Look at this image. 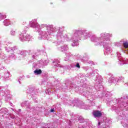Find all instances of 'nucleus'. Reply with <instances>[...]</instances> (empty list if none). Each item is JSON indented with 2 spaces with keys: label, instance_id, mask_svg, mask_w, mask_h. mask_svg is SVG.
<instances>
[{
  "label": "nucleus",
  "instance_id": "obj_1",
  "mask_svg": "<svg viewBox=\"0 0 128 128\" xmlns=\"http://www.w3.org/2000/svg\"><path fill=\"white\" fill-rule=\"evenodd\" d=\"M92 114L94 118H100V116H102V112L100 110H94Z\"/></svg>",
  "mask_w": 128,
  "mask_h": 128
},
{
  "label": "nucleus",
  "instance_id": "obj_2",
  "mask_svg": "<svg viewBox=\"0 0 128 128\" xmlns=\"http://www.w3.org/2000/svg\"><path fill=\"white\" fill-rule=\"evenodd\" d=\"M42 70L39 69V70H36L34 71V74H42Z\"/></svg>",
  "mask_w": 128,
  "mask_h": 128
},
{
  "label": "nucleus",
  "instance_id": "obj_3",
  "mask_svg": "<svg viewBox=\"0 0 128 128\" xmlns=\"http://www.w3.org/2000/svg\"><path fill=\"white\" fill-rule=\"evenodd\" d=\"M74 34H78V36H82L83 33L82 31H76L75 32Z\"/></svg>",
  "mask_w": 128,
  "mask_h": 128
},
{
  "label": "nucleus",
  "instance_id": "obj_4",
  "mask_svg": "<svg viewBox=\"0 0 128 128\" xmlns=\"http://www.w3.org/2000/svg\"><path fill=\"white\" fill-rule=\"evenodd\" d=\"M123 46L125 48H128V43L127 42L124 43Z\"/></svg>",
  "mask_w": 128,
  "mask_h": 128
},
{
  "label": "nucleus",
  "instance_id": "obj_5",
  "mask_svg": "<svg viewBox=\"0 0 128 128\" xmlns=\"http://www.w3.org/2000/svg\"><path fill=\"white\" fill-rule=\"evenodd\" d=\"M76 68H80V64L78 63H77L76 64Z\"/></svg>",
  "mask_w": 128,
  "mask_h": 128
},
{
  "label": "nucleus",
  "instance_id": "obj_6",
  "mask_svg": "<svg viewBox=\"0 0 128 128\" xmlns=\"http://www.w3.org/2000/svg\"><path fill=\"white\" fill-rule=\"evenodd\" d=\"M50 112H54V109H52L50 110Z\"/></svg>",
  "mask_w": 128,
  "mask_h": 128
},
{
  "label": "nucleus",
  "instance_id": "obj_7",
  "mask_svg": "<svg viewBox=\"0 0 128 128\" xmlns=\"http://www.w3.org/2000/svg\"><path fill=\"white\" fill-rule=\"evenodd\" d=\"M98 124L100 126V122H99L98 123Z\"/></svg>",
  "mask_w": 128,
  "mask_h": 128
}]
</instances>
